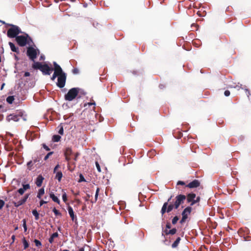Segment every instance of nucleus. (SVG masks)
I'll list each match as a JSON object with an SVG mask.
<instances>
[{"label":"nucleus","instance_id":"obj_47","mask_svg":"<svg viewBox=\"0 0 251 251\" xmlns=\"http://www.w3.org/2000/svg\"><path fill=\"white\" fill-rule=\"evenodd\" d=\"M40 60H44V59H45V56H44V55H42V54L40 55Z\"/></svg>","mask_w":251,"mask_h":251},{"label":"nucleus","instance_id":"obj_16","mask_svg":"<svg viewBox=\"0 0 251 251\" xmlns=\"http://www.w3.org/2000/svg\"><path fill=\"white\" fill-rule=\"evenodd\" d=\"M50 197L52 199V200L54 201L57 202L58 204H60V201L58 198L54 195V194L52 193H50Z\"/></svg>","mask_w":251,"mask_h":251},{"label":"nucleus","instance_id":"obj_10","mask_svg":"<svg viewBox=\"0 0 251 251\" xmlns=\"http://www.w3.org/2000/svg\"><path fill=\"white\" fill-rule=\"evenodd\" d=\"M191 211V208L190 207H186L182 212V218L181 222L184 221L188 217V216L190 214Z\"/></svg>","mask_w":251,"mask_h":251},{"label":"nucleus","instance_id":"obj_43","mask_svg":"<svg viewBox=\"0 0 251 251\" xmlns=\"http://www.w3.org/2000/svg\"><path fill=\"white\" fill-rule=\"evenodd\" d=\"M59 167H60V166H59V164L57 165L55 167V168H54V171H53V172H54V173H56V172H57V169H58V168H59Z\"/></svg>","mask_w":251,"mask_h":251},{"label":"nucleus","instance_id":"obj_39","mask_svg":"<svg viewBox=\"0 0 251 251\" xmlns=\"http://www.w3.org/2000/svg\"><path fill=\"white\" fill-rule=\"evenodd\" d=\"M176 229L173 228L170 230L169 233L171 234H174L175 233H176Z\"/></svg>","mask_w":251,"mask_h":251},{"label":"nucleus","instance_id":"obj_20","mask_svg":"<svg viewBox=\"0 0 251 251\" xmlns=\"http://www.w3.org/2000/svg\"><path fill=\"white\" fill-rule=\"evenodd\" d=\"M58 236V233L55 232L52 234L51 237L49 239V242L50 243H52L53 242V240L55 238L57 237Z\"/></svg>","mask_w":251,"mask_h":251},{"label":"nucleus","instance_id":"obj_9","mask_svg":"<svg viewBox=\"0 0 251 251\" xmlns=\"http://www.w3.org/2000/svg\"><path fill=\"white\" fill-rule=\"evenodd\" d=\"M186 197L183 195H179L176 197V201L174 206L176 208H177L179 205L182 203L185 200Z\"/></svg>","mask_w":251,"mask_h":251},{"label":"nucleus","instance_id":"obj_54","mask_svg":"<svg viewBox=\"0 0 251 251\" xmlns=\"http://www.w3.org/2000/svg\"><path fill=\"white\" fill-rule=\"evenodd\" d=\"M89 105L95 104V103H88Z\"/></svg>","mask_w":251,"mask_h":251},{"label":"nucleus","instance_id":"obj_29","mask_svg":"<svg viewBox=\"0 0 251 251\" xmlns=\"http://www.w3.org/2000/svg\"><path fill=\"white\" fill-rule=\"evenodd\" d=\"M35 244V245L37 247H40L42 245V244L37 239H35L34 241Z\"/></svg>","mask_w":251,"mask_h":251},{"label":"nucleus","instance_id":"obj_18","mask_svg":"<svg viewBox=\"0 0 251 251\" xmlns=\"http://www.w3.org/2000/svg\"><path fill=\"white\" fill-rule=\"evenodd\" d=\"M55 178L57 179L59 181H60L62 177V173L60 171L56 172Z\"/></svg>","mask_w":251,"mask_h":251},{"label":"nucleus","instance_id":"obj_1","mask_svg":"<svg viewBox=\"0 0 251 251\" xmlns=\"http://www.w3.org/2000/svg\"><path fill=\"white\" fill-rule=\"evenodd\" d=\"M53 66H49L48 64H33V67L36 69L40 70L44 75H50L54 70V74L51 77L52 80H54L56 76H59L62 71L61 67L57 64H54Z\"/></svg>","mask_w":251,"mask_h":251},{"label":"nucleus","instance_id":"obj_8","mask_svg":"<svg viewBox=\"0 0 251 251\" xmlns=\"http://www.w3.org/2000/svg\"><path fill=\"white\" fill-rule=\"evenodd\" d=\"M196 195L193 193H190L187 195V201L188 202H191V205H194L195 203L199 202L200 201L199 197L197 198L196 200H194L196 198Z\"/></svg>","mask_w":251,"mask_h":251},{"label":"nucleus","instance_id":"obj_13","mask_svg":"<svg viewBox=\"0 0 251 251\" xmlns=\"http://www.w3.org/2000/svg\"><path fill=\"white\" fill-rule=\"evenodd\" d=\"M199 185H200L199 181L198 180H194L192 182L189 183L187 185V187L191 188H196V187L199 186Z\"/></svg>","mask_w":251,"mask_h":251},{"label":"nucleus","instance_id":"obj_32","mask_svg":"<svg viewBox=\"0 0 251 251\" xmlns=\"http://www.w3.org/2000/svg\"><path fill=\"white\" fill-rule=\"evenodd\" d=\"M53 212H54L55 215H56V216H57V215H61V213L59 212L58 210H57L55 208H53Z\"/></svg>","mask_w":251,"mask_h":251},{"label":"nucleus","instance_id":"obj_37","mask_svg":"<svg viewBox=\"0 0 251 251\" xmlns=\"http://www.w3.org/2000/svg\"><path fill=\"white\" fill-rule=\"evenodd\" d=\"M4 205V202L3 201L0 200V209H1Z\"/></svg>","mask_w":251,"mask_h":251},{"label":"nucleus","instance_id":"obj_42","mask_svg":"<svg viewBox=\"0 0 251 251\" xmlns=\"http://www.w3.org/2000/svg\"><path fill=\"white\" fill-rule=\"evenodd\" d=\"M99 188H97V191H96V195H95L96 201H97V198H98V194H99Z\"/></svg>","mask_w":251,"mask_h":251},{"label":"nucleus","instance_id":"obj_36","mask_svg":"<svg viewBox=\"0 0 251 251\" xmlns=\"http://www.w3.org/2000/svg\"><path fill=\"white\" fill-rule=\"evenodd\" d=\"M85 180L84 178V177L83 176L80 174V176H79V180H78V182H82V181H85Z\"/></svg>","mask_w":251,"mask_h":251},{"label":"nucleus","instance_id":"obj_55","mask_svg":"<svg viewBox=\"0 0 251 251\" xmlns=\"http://www.w3.org/2000/svg\"><path fill=\"white\" fill-rule=\"evenodd\" d=\"M18 226H16V227H15V229L17 230L18 229Z\"/></svg>","mask_w":251,"mask_h":251},{"label":"nucleus","instance_id":"obj_35","mask_svg":"<svg viewBox=\"0 0 251 251\" xmlns=\"http://www.w3.org/2000/svg\"><path fill=\"white\" fill-rule=\"evenodd\" d=\"M178 220V218H177V217L176 216L173 218V219L172 220V223L173 224H175L177 223Z\"/></svg>","mask_w":251,"mask_h":251},{"label":"nucleus","instance_id":"obj_7","mask_svg":"<svg viewBox=\"0 0 251 251\" xmlns=\"http://www.w3.org/2000/svg\"><path fill=\"white\" fill-rule=\"evenodd\" d=\"M66 79V76L65 73L62 71L58 77L57 85L60 88H62L65 86Z\"/></svg>","mask_w":251,"mask_h":251},{"label":"nucleus","instance_id":"obj_19","mask_svg":"<svg viewBox=\"0 0 251 251\" xmlns=\"http://www.w3.org/2000/svg\"><path fill=\"white\" fill-rule=\"evenodd\" d=\"M44 189L43 188L40 189L37 194V197L39 199H41V197L44 194Z\"/></svg>","mask_w":251,"mask_h":251},{"label":"nucleus","instance_id":"obj_46","mask_svg":"<svg viewBox=\"0 0 251 251\" xmlns=\"http://www.w3.org/2000/svg\"><path fill=\"white\" fill-rule=\"evenodd\" d=\"M14 183H17L18 184H19L20 182H19V181L17 179H13L12 182V183L13 184Z\"/></svg>","mask_w":251,"mask_h":251},{"label":"nucleus","instance_id":"obj_48","mask_svg":"<svg viewBox=\"0 0 251 251\" xmlns=\"http://www.w3.org/2000/svg\"><path fill=\"white\" fill-rule=\"evenodd\" d=\"M30 75V74L28 72H25V76H28Z\"/></svg>","mask_w":251,"mask_h":251},{"label":"nucleus","instance_id":"obj_51","mask_svg":"<svg viewBox=\"0 0 251 251\" xmlns=\"http://www.w3.org/2000/svg\"><path fill=\"white\" fill-rule=\"evenodd\" d=\"M4 85H5V83H3L2 84L1 88H0L1 90H2L3 89L4 87Z\"/></svg>","mask_w":251,"mask_h":251},{"label":"nucleus","instance_id":"obj_56","mask_svg":"<svg viewBox=\"0 0 251 251\" xmlns=\"http://www.w3.org/2000/svg\"><path fill=\"white\" fill-rule=\"evenodd\" d=\"M62 251H69V250H63Z\"/></svg>","mask_w":251,"mask_h":251},{"label":"nucleus","instance_id":"obj_38","mask_svg":"<svg viewBox=\"0 0 251 251\" xmlns=\"http://www.w3.org/2000/svg\"><path fill=\"white\" fill-rule=\"evenodd\" d=\"M174 206H175L173 205H170L168 207L167 212H169L171 211L173 209Z\"/></svg>","mask_w":251,"mask_h":251},{"label":"nucleus","instance_id":"obj_40","mask_svg":"<svg viewBox=\"0 0 251 251\" xmlns=\"http://www.w3.org/2000/svg\"><path fill=\"white\" fill-rule=\"evenodd\" d=\"M73 73L74 74H77L79 73V70L77 68L74 69L73 70Z\"/></svg>","mask_w":251,"mask_h":251},{"label":"nucleus","instance_id":"obj_53","mask_svg":"<svg viewBox=\"0 0 251 251\" xmlns=\"http://www.w3.org/2000/svg\"><path fill=\"white\" fill-rule=\"evenodd\" d=\"M79 251H84V250L83 248H82L79 250Z\"/></svg>","mask_w":251,"mask_h":251},{"label":"nucleus","instance_id":"obj_17","mask_svg":"<svg viewBox=\"0 0 251 251\" xmlns=\"http://www.w3.org/2000/svg\"><path fill=\"white\" fill-rule=\"evenodd\" d=\"M72 153V150L70 148H68L66 149L65 152L66 159L68 160L70 159L69 156Z\"/></svg>","mask_w":251,"mask_h":251},{"label":"nucleus","instance_id":"obj_11","mask_svg":"<svg viewBox=\"0 0 251 251\" xmlns=\"http://www.w3.org/2000/svg\"><path fill=\"white\" fill-rule=\"evenodd\" d=\"M20 118L19 116H18L14 114H11L7 116L6 119L8 122L10 121H14L17 122L20 119Z\"/></svg>","mask_w":251,"mask_h":251},{"label":"nucleus","instance_id":"obj_27","mask_svg":"<svg viewBox=\"0 0 251 251\" xmlns=\"http://www.w3.org/2000/svg\"><path fill=\"white\" fill-rule=\"evenodd\" d=\"M168 203L167 202L165 203L162 208L161 212L162 214H164L166 210L167 206Z\"/></svg>","mask_w":251,"mask_h":251},{"label":"nucleus","instance_id":"obj_4","mask_svg":"<svg viewBox=\"0 0 251 251\" xmlns=\"http://www.w3.org/2000/svg\"><path fill=\"white\" fill-rule=\"evenodd\" d=\"M27 54L29 58L34 61V59L36 58L37 55H39V51L38 50L35 49L34 47H29L27 49Z\"/></svg>","mask_w":251,"mask_h":251},{"label":"nucleus","instance_id":"obj_21","mask_svg":"<svg viewBox=\"0 0 251 251\" xmlns=\"http://www.w3.org/2000/svg\"><path fill=\"white\" fill-rule=\"evenodd\" d=\"M9 45L10 46V47L11 48V50L14 51V52H17V48L15 47L14 44L11 42L9 43Z\"/></svg>","mask_w":251,"mask_h":251},{"label":"nucleus","instance_id":"obj_26","mask_svg":"<svg viewBox=\"0 0 251 251\" xmlns=\"http://www.w3.org/2000/svg\"><path fill=\"white\" fill-rule=\"evenodd\" d=\"M168 203L167 202L165 203L162 208L161 212L162 214H164L166 210L167 206Z\"/></svg>","mask_w":251,"mask_h":251},{"label":"nucleus","instance_id":"obj_41","mask_svg":"<svg viewBox=\"0 0 251 251\" xmlns=\"http://www.w3.org/2000/svg\"><path fill=\"white\" fill-rule=\"evenodd\" d=\"M96 165L98 171L99 172H100L101 171V170H100V165L99 164V163L98 162H96Z\"/></svg>","mask_w":251,"mask_h":251},{"label":"nucleus","instance_id":"obj_50","mask_svg":"<svg viewBox=\"0 0 251 251\" xmlns=\"http://www.w3.org/2000/svg\"><path fill=\"white\" fill-rule=\"evenodd\" d=\"M11 238H12V239L13 240V242H14L15 239V235H13Z\"/></svg>","mask_w":251,"mask_h":251},{"label":"nucleus","instance_id":"obj_3","mask_svg":"<svg viewBox=\"0 0 251 251\" xmlns=\"http://www.w3.org/2000/svg\"><path fill=\"white\" fill-rule=\"evenodd\" d=\"M16 40L20 46H24L27 43L29 44V41L30 40L27 34L17 36L16 37Z\"/></svg>","mask_w":251,"mask_h":251},{"label":"nucleus","instance_id":"obj_6","mask_svg":"<svg viewBox=\"0 0 251 251\" xmlns=\"http://www.w3.org/2000/svg\"><path fill=\"white\" fill-rule=\"evenodd\" d=\"M29 194H26L24 197H22L19 200H18V196L16 195L14 197V200L13 201L15 207H19V206L23 204L27 200L29 197Z\"/></svg>","mask_w":251,"mask_h":251},{"label":"nucleus","instance_id":"obj_52","mask_svg":"<svg viewBox=\"0 0 251 251\" xmlns=\"http://www.w3.org/2000/svg\"><path fill=\"white\" fill-rule=\"evenodd\" d=\"M44 147L45 149H46L48 151L49 150V148L45 145H44Z\"/></svg>","mask_w":251,"mask_h":251},{"label":"nucleus","instance_id":"obj_28","mask_svg":"<svg viewBox=\"0 0 251 251\" xmlns=\"http://www.w3.org/2000/svg\"><path fill=\"white\" fill-rule=\"evenodd\" d=\"M63 191V194H62V199L63 201L66 202L67 201V197L66 193L64 191Z\"/></svg>","mask_w":251,"mask_h":251},{"label":"nucleus","instance_id":"obj_33","mask_svg":"<svg viewBox=\"0 0 251 251\" xmlns=\"http://www.w3.org/2000/svg\"><path fill=\"white\" fill-rule=\"evenodd\" d=\"M23 227L24 228V230H25V231H26L27 230V227H26L25 220L24 219L23 220Z\"/></svg>","mask_w":251,"mask_h":251},{"label":"nucleus","instance_id":"obj_44","mask_svg":"<svg viewBox=\"0 0 251 251\" xmlns=\"http://www.w3.org/2000/svg\"><path fill=\"white\" fill-rule=\"evenodd\" d=\"M230 95V92L228 90H226L225 92V95L226 97L229 96Z\"/></svg>","mask_w":251,"mask_h":251},{"label":"nucleus","instance_id":"obj_30","mask_svg":"<svg viewBox=\"0 0 251 251\" xmlns=\"http://www.w3.org/2000/svg\"><path fill=\"white\" fill-rule=\"evenodd\" d=\"M33 165V163L32 161H29V162L27 163V165L29 170H31L32 169Z\"/></svg>","mask_w":251,"mask_h":251},{"label":"nucleus","instance_id":"obj_31","mask_svg":"<svg viewBox=\"0 0 251 251\" xmlns=\"http://www.w3.org/2000/svg\"><path fill=\"white\" fill-rule=\"evenodd\" d=\"M59 131H58V133L61 134V135H63V127L62 126H59Z\"/></svg>","mask_w":251,"mask_h":251},{"label":"nucleus","instance_id":"obj_5","mask_svg":"<svg viewBox=\"0 0 251 251\" xmlns=\"http://www.w3.org/2000/svg\"><path fill=\"white\" fill-rule=\"evenodd\" d=\"M12 27L7 31V35L11 38L16 37L17 35L20 32L19 28L14 25H12Z\"/></svg>","mask_w":251,"mask_h":251},{"label":"nucleus","instance_id":"obj_34","mask_svg":"<svg viewBox=\"0 0 251 251\" xmlns=\"http://www.w3.org/2000/svg\"><path fill=\"white\" fill-rule=\"evenodd\" d=\"M23 244L25 249H26L28 247V243L25 239L23 240Z\"/></svg>","mask_w":251,"mask_h":251},{"label":"nucleus","instance_id":"obj_45","mask_svg":"<svg viewBox=\"0 0 251 251\" xmlns=\"http://www.w3.org/2000/svg\"><path fill=\"white\" fill-rule=\"evenodd\" d=\"M47 203V201L41 200L40 202V206H41L43 204Z\"/></svg>","mask_w":251,"mask_h":251},{"label":"nucleus","instance_id":"obj_15","mask_svg":"<svg viewBox=\"0 0 251 251\" xmlns=\"http://www.w3.org/2000/svg\"><path fill=\"white\" fill-rule=\"evenodd\" d=\"M43 180H44V177L42 176H41V175L38 176L36 178V180L35 182L36 185L38 187L41 186L42 184Z\"/></svg>","mask_w":251,"mask_h":251},{"label":"nucleus","instance_id":"obj_23","mask_svg":"<svg viewBox=\"0 0 251 251\" xmlns=\"http://www.w3.org/2000/svg\"><path fill=\"white\" fill-rule=\"evenodd\" d=\"M61 137L59 135H55L52 137V140L54 142H58L60 140Z\"/></svg>","mask_w":251,"mask_h":251},{"label":"nucleus","instance_id":"obj_14","mask_svg":"<svg viewBox=\"0 0 251 251\" xmlns=\"http://www.w3.org/2000/svg\"><path fill=\"white\" fill-rule=\"evenodd\" d=\"M68 213H69L70 216L71 217L72 220L73 221H75V220H76V217L74 214L73 208L71 206H69L68 207Z\"/></svg>","mask_w":251,"mask_h":251},{"label":"nucleus","instance_id":"obj_2","mask_svg":"<svg viewBox=\"0 0 251 251\" xmlns=\"http://www.w3.org/2000/svg\"><path fill=\"white\" fill-rule=\"evenodd\" d=\"M79 92V89L73 88L71 89L65 96V99L68 101H72L75 98Z\"/></svg>","mask_w":251,"mask_h":251},{"label":"nucleus","instance_id":"obj_12","mask_svg":"<svg viewBox=\"0 0 251 251\" xmlns=\"http://www.w3.org/2000/svg\"><path fill=\"white\" fill-rule=\"evenodd\" d=\"M30 188V186L29 184H23V188L19 189L18 190V192L21 195H22L25 192Z\"/></svg>","mask_w":251,"mask_h":251},{"label":"nucleus","instance_id":"obj_22","mask_svg":"<svg viewBox=\"0 0 251 251\" xmlns=\"http://www.w3.org/2000/svg\"><path fill=\"white\" fill-rule=\"evenodd\" d=\"M180 241V238L178 237L176 239V240L175 241V242L172 244V248H175L176 247L178 246Z\"/></svg>","mask_w":251,"mask_h":251},{"label":"nucleus","instance_id":"obj_49","mask_svg":"<svg viewBox=\"0 0 251 251\" xmlns=\"http://www.w3.org/2000/svg\"><path fill=\"white\" fill-rule=\"evenodd\" d=\"M177 184L184 185V182H183V181H178L177 182Z\"/></svg>","mask_w":251,"mask_h":251},{"label":"nucleus","instance_id":"obj_24","mask_svg":"<svg viewBox=\"0 0 251 251\" xmlns=\"http://www.w3.org/2000/svg\"><path fill=\"white\" fill-rule=\"evenodd\" d=\"M32 214L35 216V219L36 220L39 219V214L36 210H33L32 211Z\"/></svg>","mask_w":251,"mask_h":251},{"label":"nucleus","instance_id":"obj_25","mask_svg":"<svg viewBox=\"0 0 251 251\" xmlns=\"http://www.w3.org/2000/svg\"><path fill=\"white\" fill-rule=\"evenodd\" d=\"M14 99L13 96H9L6 99V101L9 103H12L14 101Z\"/></svg>","mask_w":251,"mask_h":251}]
</instances>
